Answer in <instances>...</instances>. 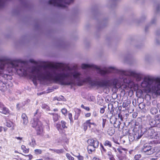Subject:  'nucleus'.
<instances>
[{
  "mask_svg": "<svg viewBox=\"0 0 160 160\" xmlns=\"http://www.w3.org/2000/svg\"><path fill=\"white\" fill-rule=\"evenodd\" d=\"M8 66L15 68L18 73L26 76L32 74L33 77V82L36 86V80L40 81L53 80L62 85L68 84L69 82L65 81L64 65L58 63L52 67H29L27 63L13 61L10 63Z\"/></svg>",
  "mask_w": 160,
  "mask_h": 160,
  "instance_id": "1",
  "label": "nucleus"
},
{
  "mask_svg": "<svg viewBox=\"0 0 160 160\" xmlns=\"http://www.w3.org/2000/svg\"><path fill=\"white\" fill-rule=\"evenodd\" d=\"M64 73L65 81L69 82L68 84H64V85H69L73 84L74 81L73 79L76 81V84L78 86H82L84 83L88 84L91 86H97V82L92 81L91 78L87 77L83 79L81 73L74 70L73 68L69 66H64Z\"/></svg>",
  "mask_w": 160,
  "mask_h": 160,
  "instance_id": "2",
  "label": "nucleus"
},
{
  "mask_svg": "<svg viewBox=\"0 0 160 160\" xmlns=\"http://www.w3.org/2000/svg\"><path fill=\"white\" fill-rule=\"evenodd\" d=\"M120 81L116 79L113 80L112 83L115 87L118 84H121V82H123L125 83H129L132 81L130 77H132L135 78L137 81H140L142 78V74L137 72L135 71L130 70L126 71L121 70L119 71Z\"/></svg>",
  "mask_w": 160,
  "mask_h": 160,
  "instance_id": "3",
  "label": "nucleus"
},
{
  "mask_svg": "<svg viewBox=\"0 0 160 160\" xmlns=\"http://www.w3.org/2000/svg\"><path fill=\"white\" fill-rule=\"evenodd\" d=\"M160 81L159 78L148 76L144 78L141 86L143 88L151 89L154 92L160 95Z\"/></svg>",
  "mask_w": 160,
  "mask_h": 160,
  "instance_id": "4",
  "label": "nucleus"
},
{
  "mask_svg": "<svg viewBox=\"0 0 160 160\" xmlns=\"http://www.w3.org/2000/svg\"><path fill=\"white\" fill-rule=\"evenodd\" d=\"M82 68L83 69L90 68H95L97 70V72L102 75L112 72L113 71L116 70L114 67H109L106 68L105 70H103L100 68L98 66L93 65L86 64H82Z\"/></svg>",
  "mask_w": 160,
  "mask_h": 160,
  "instance_id": "5",
  "label": "nucleus"
},
{
  "mask_svg": "<svg viewBox=\"0 0 160 160\" xmlns=\"http://www.w3.org/2000/svg\"><path fill=\"white\" fill-rule=\"evenodd\" d=\"M73 0H49L48 3L54 6L65 8L67 4L72 2Z\"/></svg>",
  "mask_w": 160,
  "mask_h": 160,
  "instance_id": "6",
  "label": "nucleus"
},
{
  "mask_svg": "<svg viewBox=\"0 0 160 160\" xmlns=\"http://www.w3.org/2000/svg\"><path fill=\"white\" fill-rule=\"evenodd\" d=\"M31 126L34 128L38 134H40L42 132V122L38 119L35 117L31 121Z\"/></svg>",
  "mask_w": 160,
  "mask_h": 160,
  "instance_id": "7",
  "label": "nucleus"
},
{
  "mask_svg": "<svg viewBox=\"0 0 160 160\" xmlns=\"http://www.w3.org/2000/svg\"><path fill=\"white\" fill-rule=\"evenodd\" d=\"M142 152L146 153L147 155H151L153 153L154 150L149 145L144 144L142 148Z\"/></svg>",
  "mask_w": 160,
  "mask_h": 160,
  "instance_id": "8",
  "label": "nucleus"
},
{
  "mask_svg": "<svg viewBox=\"0 0 160 160\" xmlns=\"http://www.w3.org/2000/svg\"><path fill=\"white\" fill-rule=\"evenodd\" d=\"M143 133L141 131L138 130V131L135 132L134 134L133 135V136L132 137L130 136L129 138L130 139H131L133 140H135V141L138 140L139 138H140L142 136Z\"/></svg>",
  "mask_w": 160,
  "mask_h": 160,
  "instance_id": "9",
  "label": "nucleus"
},
{
  "mask_svg": "<svg viewBox=\"0 0 160 160\" xmlns=\"http://www.w3.org/2000/svg\"><path fill=\"white\" fill-rule=\"evenodd\" d=\"M88 142L89 145L96 148L98 147L99 143V142L97 140L92 139H89L88 140Z\"/></svg>",
  "mask_w": 160,
  "mask_h": 160,
  "instance_id": "10",
  "label": "nucleus"
},
{
  "mask_svg": "<svg viewBox=\"0 0 160 160\" xmlns=\"http://www.w3.org/2000/svg\"><path fill=\"white\" fill-rule=\"evenodd\" d=\"M155 132L154 130L152 128H149L146 132L147 133L148 136L152 138H153Z\"/></svg>",
  "mask_w": 160,
  "mask_h": 160,
  "instance_id": "11",
  "label": "nucleus"
},
{
  "mask_svg": "<svg viewBox=\"0 0 160 160\" xmlns=\"http://www.w3.org/2000/svg\"><path fill=\"white\" fill-rule=\"evenodd\" d=\"M0 112L4 114H8L9 113V111L8 108L2 106L0 108Z\"/></svg>",
  "mask_w": 160,
  "mask_h": 160,
  "instance_id": "12",
  "label": "nucleus"
},
{
  "mask_svg": "<svg viewBox=\"0 0 160 160\" xmlns=\"http://www.w3.org/2000/svg\"><path fill=\"white\" fill-rule=\"evenodd\" d=\"M121 122L119 120L116 119L113 124L114 127L116 128H122L123 126L121 125Z\"/></svg>",
  "mask_w": 160,
  "mask_h": 160,
  "instance_id": "13",
  "label": "nucleus"
},
{
  "mask_svg": "<svg viewBox=\"0 0 160 160\" xmlns=\"http://www.w3.org/2000/svg\"><path fill=\"white\" fill-rule=\"evenodd\" d=\"M22 118L23 125H27L28 123V120L26 115L24 113H23L22 115Z\"/></svg>",
  "mask_w": 160,
  "mask_h": 160,
  "instance_id": "14",
  "label": "nucleus"
},
{
  "mask_svg": "<svg viewBox=\"0 0 160 160\" xmlns=\"http://www.w3.org/2000/svg\"><path fill=\"white\" fill-rule=\"evenodd\" d=\"M108 83L105 81L97 82V86L98 87H104L107 86Z\"/></svg>",
  "mask_w": 160,
  "mask_h": 160,
  "instance_id": "15",
  "label": "nucleus"
},
{
  "mask_svg": "<svg viewBox=\"0 0 160 160\" xmlns=\"http://www.w3.org/2000/svg\"><path fill=\"white\" fill-rule=\"evenodd\" d=\"M6 60V59H0V74L2 73V71L4 69L5 65L4 61Z\"/></svg>",
  "mask_w": 160,
  "mask_h": 160,
  "instance_id": "16",
  "label": "nucleus"
},
{
  "mask_svg": "<svg viewBox=\"0 0 160 160\" xmlns=\"http://www.w3.org/2000/svg\"><path fill=\"white\" fill-rule=\"evenodd\" d=\"M153 118H151L149 120V123L152 127H155L156 126L157 120Z\"/></svg>",
  "mask_w": 160,
  "mask_h": 160,
  "instance_id": "17",
  "label": "nucleus"
},
{
  "mask_svg": "<svg viewBox=\"0 0 160 160\" xmlns=\"http://www.w3.org/2000/svg\"><path fill=\"white\" fill-rule=\"evenodd\" d=\"M0 90L2 92H5L7 90L6 84L2 82H0Z\"/></svg>",
  "mask_w": 160,
  "mask_h": 160,
  "instance_id": "18",
  "label": "nucleus"
},
{
  "mask_svg": "<svg viewBox=\"0 0 160 160\" xmlns=\"http://www.w3.org/2000/svg\"><path fill=\"white\" fill-rule=\"evenodd\" d=\"M49 113L53 115V119L54 122H57L58 120L59 116L58 114L55 113Z\"/></svg>",
  "mask_w": 160,
  "mask_h": 160,
  "instance_id": "19",
  "label": "nucleus"
},
{
  "mask_svg": "<svg viewBox=\"0 0 160 160\" xmlns=\"http://www.w3.org/2000/svg\"><path fill=\"white\" fill-rule=\"evenodd\" d=\"M95 148H94L93 147L89 144L87 148L88 150L89 153H91L92 151H94Z\"/></svg>",
  "mask_w": 160,
  "mask_h": 160,
  "instance_id": "20",
  "label": "nucleus"
},
{
  "mask_svg": "<svg viewBox=\"0 0 160 160\" xmlns=\"http://www.w3.org/2000/svg\"><path fill=\"white\" fill-rule=\"evenodd\" d=\"M4 124L7 127L10 128L12 127L13 123L12 122L10 121L6 120V122L4 123Z\"/></svg>",
  "mask_w": 160,
  "mask_h": 160,
  "instance_id": "21",
  "label": "nucleus"
},
{
  "mask_svg": "<svg viewBox=\"0 0 160 160\" xmlns=\"http://www.w3.org/2000/svg\"><path fill=\"white\" fill-rule=\"evenodd\" d=\"M49 150H51V151H53L54 152H56L58 154L62 153L64 151V150L63 149H61L60 150H58V149H50Z\"/></svg>",
  "mask_w": 160,
  "mask_h": 160,
  "instance_id": "22",
  "label": "nucleus"
},
{
  "mask_svg": "<svg viewBox=\"0 0 160 160\" xmlns=\"http://www.w3.org/2000/svg\"><path fill=\"white\" fill-rule=\"evenodd\" d=\"M153 138L156 139H160V132H155Z\"/></svg>",
  "mask_w": 160,
  "mask_h": 160,
  "instance_id": "23",
  "label": "nucleus"
},
{
  "mask_svg": "<svg viewBox=\"0 0 160 160\" xmlns=\"http://www.w3.org/2000/svg\"><path fill=\"white\" fill-rule=\"evenodd\" d=\"M150 112L153 115L156 114L158 112L157 109L156 108H152L150 109Z\"/></svg>",
  "mask_w": 160,
  "mask_h": 160,
  "instance_id": "24",
  "label": "nucleus"
},
{
  "mask_svg": "<svg viewBox=\"0 0 160 160\" xmlns=\"http://www.w3.org/2000/svg\"><path fill=\"white\" fill-rule=\"evenodd\" d=\"M119 160H124L126 159V154H122L120 155L118 157Z\"/></svg>",
  "mask_w": 160,
  "mask_h": 160,
  "instance_id": "25",
  "label": "nucleus"
},
{
  "mask_svg": "<svg viewBox=\"0 0 160 160\" xmlns=\"http://www.w3.org/2000/svg\"><path fill=\"white\" fill-rule=\"evenodd\" d=\"M91 120H87L86 121V123L88 124V126H89V127L90 128L91 127L90 125H93L94 127L96 126V124L94 123V122H90Z\"/></svg>",
  "mask_w": 160,
  "mask_h": 160,
  "instance_id": "26",
  "label": "nucleus"
},
{
  "mask_svg": "<svg viewBox=\"0 0 160 160\" xmlns=\"http://www.w3.org/2000/svg\"><path fill=\"white\" fill-rule=\"evenodd\" d=\"M123 148H118L117 149L118 151L121 154H126L127 153V152L126 151H123Z\"/></svg>",
  "mask_w": 160,
  "mask_h": 160,
  "instance_id": "27",
  "label": "nucleus"
},
{
  "mask_svg": "<svg viewBox=\"0 0 160 160\" xmlns=\"http://www.w3.org/2000/svg\"><path fill=\"white\" fill-rule=\"evenodd\" d=\"M104 144L105 146H108L109 147H111L112 146L111 143L108 140L106 141L104 143Z\"/></svg>",
  "mask_w": 160,
  "mask_h": 160,
  "instance_id": "28",
  "label": "nucleus"
},
{
  "mask_svg": "<svg viewBox=\"0 0 160 160\" xmlns=\"http://www.w3.org/2000/svg\"><path fill=\"white\" fill-rule=\"evenodd\" d=\"M29 144L32 147H34L36 145V142L34 138L32 139V142H30Z\"/></svg>",
  "mask_w": 160,
  "mask_h": 160,
  "instance_id": "29",
  "label": "nucleus"
},
{
  "mask_svg": "<svg viewBox=\"0 0 160 160\" xmlns=\"http://www.w3.org/2000/svg\"><path fill=\"white\" fill-rule=\"evenodd\" d=\"M22 149L23 150V152L25 153H27L28 152L29 149L26 148V147L24 145H22L21 146Z\"/></svg>",
  "mask_w": 160,
  "mask_h": 160,
  "instance_id": "30",
  "label": "nucleus"
},
{
  "mask_svg": "<svg viewBox=\"0 0 160 160\" xmlns=\"http://www.w3.org/2000/svg\"><path fill=\"white\" fill-rule=\"evenodd\" d=\"M42 108L43 109H46L47 111H49V107L46 104H43L42 105Z\"/></svg>",
  "mask_w": 160,
  "mask_h": 160,
  "instance_id": "31",
  "label": "nucleus"
},
{
  "mask_svg": "<svg viewBox=\"0 0 160 160\" xmlns=\"http://www.w3.org/2000/svg\"><path fill=\"white\" fill-rule=\"evenodd\" d=\"M112 107H113V106L112 104H108V109L109 110V111H110L109 113L112 114V113H113V110L112 111V110H110V108H111V109H112Z\"/></svg>",
  "mask_w": 160,
  "mask_h": 160,
  "instance_id": "32",
  "label": "nucleus"
},
{
  "mask_svg": "<svg viewBox=\"0 0 160 160\" xmlns=\"http://www.w3.org/2000/svg\"><path fill=\"white\" fill-rule=\"evenodd\" d=\"M141 155L140 154H137L135 155L134 158L135 160H139L141 158Z\"/></svg>",
  "mask_w": 160,
  "mask_h": 160,
  "instance_id": "33",
  "label": "nucleus"
},
{
  "mask_svg": "<svg viewBox=\"0 0 160 160\" xmlns=\"http://www.w3.org/2000/svg\"><path fill=\"white\" fill-rule=\"evenodd\" d=\"M77 112H78L77 113H76V115H75V119H77L78 117L79 116L80 113V110L79 109H77Z\"/></svg>",
  "mask_w": 160,
  "mask_h": 160,
  "instance_id": "34",
  "label": "nucleus"
},
{
  "mask_svg": "<svg viewBox=\"0 0 160 160\" xmlns=\"http://www.w3.org/2000/svg\"><path fill=\"white\" fill-rule=\"evenodd\" d=\"M34 152L36 154H41L42 152V151L39 149H36L34 150Z\"/></svg>",
  "mask_w": 160,
  "mask_h": 160,
  "instance_id": "35",
  "label": "nucleus"
},
{
  "mask_svg": "<svg viewBox=\"0 0 160 160\" xmlns=\"http://www.w3.org/2000/svg\"><path fill=\"white\" fill-rule=\"evenodd\" d=\"M62 128H67V127L66 126V122L64 121H61Z\"/></svg>",
  "mask_w": 160,
  "mask_h": 160,
  "instance_id": "36",
  "label": "nucleus"
},
{
  "mask_svg": "<svg viewBox=\"0 0 160 160\" xmlns=\"http://www.w3.org/2000/svg\"><path fill=\"white\" fill-rule=\"evenodd\" d=\"M66 155L68 159L70 160H74V158L72 157L70 154L68 153H67Z\"/></svg>",
  "mask_w": 160,
  "mask_h": 160,
  "instance_id": "37",
  "label": "nucleus"
},
{
  "mask_svg": "<svg viewBox=\"0 0 160 160\" xmlns=\"http://www.w3.org/2000/svg\"><path fill=\"white\" fill-rule=\"evenodd\" d=\"M68 116L69 119H70L71 122V123L72 122H73V121L72 120V114L71 113H69L68 114Z\"/></svg>",
  "mask_w": 160,
  "mask_h": 160,
  "instance_id": "38",
  "label": "nucleus"
},
{
  "mask_svg": "<svg viewBox=\"0 0 160 160\" xmlns=\"http://www.w3.org/2000/svg\"><path fill=\"white\" fill-rule=\"evenodd\" d=\"M88 124L86 123V122H85L84 123L83 125V129L85 131H86L88 128Z\"/></svg>",
  "mask_w": 160,
  "mask_h": 160,
  "instance_id": "39",
  "label": "nucleus"
},
{
  "mask_svg": "<svg viewBox=\"0 0 160 160\" xmlns=\"http://www.w3.org/2000/svg\"><path fill=\"white\" fill-rule=\"evenodd\" d=\"M6 0H0V7L2 6Z\"/></svg>",
  "mask_w": 160,
  "mask_h": 160,
  "instance_id": "40",
  "label": "nucleus"
},
{
  "mask_svg": "<svg viewBox=\"0 0 160 160\" xmlns=\"http://www.w3.org/2000/svg\"><path fill=\"white\" fill-rule=\"evenodd\" d=\"M157 123L156 127L160 128V118L157 120Z\"/></svg>",
  "mask_w": 160,
  "mask_h": 160,
  "instance_id": "41",
  "label": "nucleus"
},
{
  "mask_svg": "<svg viewBox=\"0 0 160 160\" xmlns=\"http://www.w3.org/2000/svg\"><path fill=\"white\" fill-rule=\"evenodd\" d=\"M56 127L58 130H59L60 129H62L61 125L60 124L57 123L56 124Z\"/></svg>",
  "mask_w": 160,
  "mask_h": 160,
  "instance_id": "42",
  "label": "nucleus"
},
{
  "mask_svg": "<svg viewBox=\"0 0 160 160\" xmlns=\"http://www.w3.org/2000/svg\"><path fill=\"white\" fill-rule=\"evenodd\" d=\"M61 112L62 114H63L64 115H65V114L67 113V110L66 108H63L62 109Z\"/></svg>",
  "mask_w": 160,
  "mask_h": 160,
  "instance_id": "43",
  "label": "nucleus"
},
{
  "mask_svg": "<svg viewBox=\"0 0 160 160\" xmlns=\"http://www.w3.org/2000/svg\"><path fill=\"white\" fill-rule=\"evenodd\" d=\"M107 120L106 119H102V128H104L105 127V124Z\"/></svg>",
  "mask_w": 160,
  "mask_h": 160,
  "instance_id": "44",
  "label": "nucleus"
},
{
  "mask_svg": "<svg viewBox=\"0 0 160 160\" xmlns=\"http://www.w3.org/2000/svg\"><path fill=\"white\" fill-rule=\"evenodd\" d=\"M77 158L79 160H83L84 158L81 155H79L77 156Z\"/></svg>",
  "mask_w": 160,
  "mask_h": 160,
  "instance_id": "45",
  "label": "nucleus"
},
{
  "mask_svg": "<svg viewBox=\"0 0 160 160\" xmlns=\"http://www.w3.org/2000/svg\"><path fill=\"white\" fill-rule=\"evenodd\" d=\"M25 156L29 158V160H31L32 158V156L31 155H25Z\"/></svg>",
  "mask_w": 160,
  "mask_h": 160,
  "instance_id": "46",
  "label": "nucleus"
},
{
  "mask_svg": "<svg viewBox=\"0 0 160 160\" xmlns=\"http://www.w3.org/2000/svg\"><path fill=\"white\" fill-rule=\"evenodd\" d=\"M118 117L119 118H120L121 120L122 121L123 120V117L122 115L120 113H119L118 114Z\"/></svg>",
  "mask_w": 160,
  "mask_h": 160,
  "instance_id": "47",
  "label": "nucleus"
},
{
  "mask_svg": "<svg viewBox=\"0 0 160 160\" xmlns=\"http://www.w3.org/2000/svg\"><path fill=\"white\" fill-rule=\"evenodd\" d=\"M104 111H105L104 109L103 108H102L100 109V112L101 113H104Z\"/></svg>",
  "mask_w": 160,
  "mask_h": 160,
  "instance_id": "48",
  "label": "nucleus"
},
{
  "mask_svg": "<svg viewBox=\"0 0 160 160\" xmlns=\"http://www.w3.org/2000/svg\"><path fill=\"white\" fill-rule=\"evenodd\" d=\"M64 97L63 96H61V97H58V99H57L58 101H60L61 100H62Z\"/></svg>",
  "mask_w": 160,
  "mask_h": 160,
  "instance_id": "49",
  "label": "nucleus"
},
{
  "mask_svg": "<svg viewBox=\"0 0 160 160\" xmlns=\"http://www.w3.org/2000/svg\"><path fill=\"white\" fill-rule=\"evenodd\" d=\"M122 106L123 108H125L127 107L128 105H127L126 102H123Z\"/></svg>",
  "mask_w": 160,
  "mask_h": 160,
  "instance_id": "50",
  "label": "nucleus"
},
{
  "mask_svg": "<svg viewBox=\"0 0 160 160\" xmlns=\"http://www.w3.org/2000/svg\"><path fill=\"white\" fill-rule=\"evenodd\" d=\"M91 115V113H87L85 114V116L86 117H89Z\"/></svg>",
  "mask_w": 160,
  "mask_h": 160,
  "instance_id": "51",
  "label": "nucleus"
},
{
  "mask_svg": "<svg viewBox=\"0 0 160 160\" xmlns=\"http://www.w3.org/2000/svg\"><path fill=\"white\" fill-rule=\"evenodd\" d=\"M100 145L101 146L103 150V151H104V152H106V149L104 148L103 146L101 143L100 144Z\"/></svg>",
  "mask_w": 160,
  "mask_h": 160,
  "instance_id": "52",
  "label": "nucleus"
},
{
  "mask_svg": "<svg viewBox=\"0 0 160 160\" xmlns=\"http://www.w3.org/2000/svg\"><path fill=\"white\" fill-rule=\"evenodd\" d=\"M84 109H85L87 111H89L90 110L89 108L88 107H85Z\"/></svg>",
  "mask_w": 160,
  "mask_h": 160,
  "instance_id": "53",
  "label": "nucleus"
},
{
  "mask_svg": "<svg viewBox=\"0 0 160 160\" xmlns=\"http://www.w3.org/2000/svg\"><path fill=\"white\" fill-rule=\"evenodd\" d=\"M19 106V104H18L17 105V108L18 110H19L20 109V107H21V106L20 107Z\"/></svg>",
  "mask_w": 160,
  "mask_h": 160,
  "instance_id": "54",
  "label": "nucleus"
},
{
  "mask_svg": "<svg viewBox=\"0 0 160 160\" xmlns=\"http://www.w3.org/2000/svg\"><path fill=\"white\" fill-rule=\"evenodd\" d=\"M38 110H37V111H36V112H35V113L34 114V116L35 117H36V115H37L38 114V115H39V114H38Z\"/></svg>",
  "mask_w": 160,
  "mask_h": 160,
  "instance_id": "55",
  "label": "nucleus"
},
{
  "mask_svg": "<svg viewBox=\"0 0 160 160\" xmlns=\"http://www.w3.org/2000/svg\"><path fill=\"white\" fill-rule=\"evenodd\" d=\"M15 138L20 140H21L22 139V138H21L20 137H15Z\"/></svg>",
  "mask_w": 160,
  "mask_h": 160,
  "instance_id": "56",
  "label": "nucleus"
},
{
  "mask_svg": "<svg viewBox=\"0 0 160 160\" xmlns=\"http://www.w3.org/2000/svg\"><path fill=\"white\" fill-rule=\"evenodd\" d=\"M159 156H160V151L156 155V157H160Z\"/></svg>",
  "mask_w": 160,
  "mask_h": 160,
  "instance_id": "57",
  "label": "nucleus"
},
{
  "mask_svg": "<svg viewBox=\"0 0 160 160\" xmlns=\"http://www.w3.org/2000/svg\"><path fill=\"white\" fill-rule=\"evenodd\" d=\"M29 61L31 63H34L35 62V61L33 59H30Z\"/></svg>",
  "mask_w": 160,
  "mask_h": 160,
  "instance_id": "58",
  "label": "nucleus"
},
{
  "mask_svg": "<svg viewBox=\"0 0 160 160\" xmlns=\"http://www.w3.org/2000/svg\"><path fill=\"white\" fill-rule=\"evenodd\" d=\"M92 160H100L98 158L96 157H94Z\"/></svg>",
  "mask_w": 160,
  "mask_h": 160,
  "instance_id": "59",
  "label": "nucleus"
},
{
  "mask_svg": "<svg viewBox=\"0 0 160 160\" xmlns=\"http://www.w3.org/2000/svg\"><path fill=\"white\" fill-rule=\"evenodd\" d=\"M45 160H53L52 158H45Z\"/></svg>",
  "mask_w": 160,
  "mask_h": 160,
  "instance_id": "60",
  "label": "nucleus"
},
{
  "mask_svg": "<svg viewBox=\"0 0 160 160\" xmlns=\"http://www.w3.org/2000/svg\"><path fill=\"white\" fill-rule=\"evenodd\" d=\"M3 128L2 126H0V132H1L2 131Z\"/></svg>",
  "mask_w": 160,
  "mask_h": 160,
  "instance_id": "61",
  "label": "nucleus"
},
{
  "mask_svg": "<svg viewBox=\"0 0 160 160\" xmlns=\"http://www.w3.org/2000/svg\"><path fill=\"white\" fill-rule=\"evenodd\" d=\"M110 160H116L115 158H113V157H111L110 158Z\"/></svg>",
  "mask_w": 160,
  "mask_h": 160,
  "instance_id": "62",
  "label": "nucleus"
},
{
  "mask_svg": "<svg viewBox=\"0 0 160 160\" xmlns=\"http://www.w3.org/2000/svg\"><path fill=\"white\" fill-rule=\"evenodd\" d=\"M160 8V7L159 6H158L157 8V11H158L159 10V8Z\"/></svg>",
  "mask_w": 160,
  "mask_h": 160,
  "instance_id": "63",
  "label": "nucleus"
},
{
  "mask_svg": "<svg viewBox=\"0 0 160 160\" xmlns=\"http://www.w3.org/2000/svg\"><path fill=\"white\" fill-rule=\"evenodd\" d=\"M81 107L82 108H83L84 109V108H85V107L83 104H82L81 105Z\"/></svg>",
  "mask_w": 160,
  "mask_h": 160,
  "instance_id": "64",
  "label": "nucleus"
}]
</instances>
